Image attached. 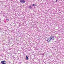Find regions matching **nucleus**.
I'll return each instance as SVG.
<instances>
[{"mask_svg": "<svg viewBox=\"0 0 64 64\" xmlns=\"http://www.w3.org/2000/svg\"><path fill=\"white\" fill-rule=\"evenodd\" d=\"M54 37L53 36H51L50 37V40L52 41H53V40H54Z\"/></svg>", "mask_w": 64, "mask_h": 64, "instance_id": "1", "label": "nucleus"}, {"mask_svg": "<svg viewBox=\"0 0 64 64\" xmlns=\"http://www.w3.org/2000/svg\"><path fill=\"white\" fill-rule=\"evenodd\" d=\"M25 1L24 0H20V2L21 3H25Z\"/></svg>", "mask_w": 64, "mask_h": 64, "instance_id": "2", "label": "nucleus"}, {"mask_svg": "<svg viewBox=\"0 0 64 64\" xmlns=\"http://www.w3.org/2000/svg\"><path fill=\"white\" fill-rule=\"evenodd\" d=\"M6 61H2L1 62V63H2V64H5L6 63L4 62H6Z\"/></svg>", "mask_w": 64, "mask_h": 64, "instance_id": "3", "label": "nucleus"}, {"mask_svg": "<svg viewBox=\"0 0 64 64\" xmlns=\"http://www.w3.org/2000/svg\"><path fill=\"white\" fill-rule=\"evenodd\" d=\"M47 41H48V42H49V41H51V39H50V38H47Z\"/></svg>", "mask_w": 64, "mask_h": 64, "instance_id": "4", "label": "nucleus"}, {"mask_svg": "<svg viewBox=\"0 0 64 64\" xmlns=\"http://www.w3.org/2000/svg\"><path fill=\"white\" fill-rule=\"evenodd\" d=\"M26 60H28L29 59V58H28V56H26Z\"/></svg>", "mask_w": 64, "mask_h": 64, "instance_id": "5", "label": "nucleus"}, {"mask_svg": "<svg viewBox=\"0 0 64 64\" xmlns=\"http://www.w3.org/2000/svg\"><path fill=\"white\" fill-rule=\"evenodd\" d=\"M29 8L30 9H32V6H29Z\"/></svg>", "mask_w": 64, "mask_h": 64, "instance_id": "6", "label": "nucleus"}, {"mask_svg": "<svg viewBox=\"0 0 64 64\" xmlns=\"http://www.w3.org/2000/svg\"><path fill=\"white\" fill-rule=\"evenodd\" d=\"M6 14H5V13H4V14L3 15V16H4V17H5V15Z\"/></svg>", "mask_w": 64, "mask_h": 64, "instance_id": "7", "label": "nucleus"}, {"mask_svg": "<svg viewBox=\"0 0 64 64\" xmlns=\"http://www.w3.org/2000/svg\"><path fill=\"white\" fill-rule=\"evenodd\" d=\"M6 21H9V19H6Z\"/></svg>", "mask_w": 64, "mask_h": 64, "instance_id": "8", "label": "nucleus"}, {"mask_svg": "<svg viewBox=\"0 0 64 64\" xmlns=\"http://www.w3.org/2000/svg\"><path fill=\"white\" fill-rule=\"evenodd\" d=\"M32 6H36V4H33L32 5Z\"/></svg>", "mask_w": 64, "mask_h": 64, "instance_id": "9", "label": "nucleus"}, {"mask_svg": "<svg viewBox=\"0 0 64 64\" xmlns=\"http://www.w3.org/2000/svg\"><path fill=\"white\" fill-rule=\"evenodd\" d=\"M57 1H58L57 0H56V2H57Z\"/></svg>", "mask_w": 64, "mask_h": 64, "instance_id": "10", "label": "nucleus"}]
</instances>
